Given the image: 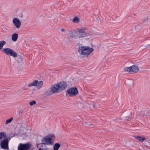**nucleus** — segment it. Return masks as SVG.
<instances>
[{"label": "nucleus", "mask_w": 150, "mask_h": 150, "mask_svg": "<svg viewBox=\"0 0 150 150\" xmlns=\"http://www.w3.org/2000/svg\"><path fill=\"white\" fill-rule=\"evenodd\" d=\"M55 137L53 134H49L45 137L41 139L42 143L38 144L37 143V146L38 147L40 145L46 144L47 145H52L53 143V140L55 139Z\"/></svg>", "instance_id": "nucleus-1"}, {"label": "nucleus", "mask_w": 150, "mask_h": 150, "mask_svg": "<svg viewBox=\"0 0 150 150\" xmlns=\"http://www.w3.org/2000/svg\"><path fill=\"white\" fill-rule=\"evenodd\" d=\"M93 51V49L88 46H80L79 47L78 52L80 54L84 56L89 55Z\"/></svg>", "instance_id": "nucleus-2"}, {"label": "nucleus", "mask_w": 150, "mask_h": 150, "mask_svg": "<svg viewBox=\"0 0 150 150\" xmlns=\"http://www.w3.org/2000/svg\"><path fill=\"white\" fill-rule=\"evenodd\" d=\"M2 51L4 53L8 55H10L13 57H16L18 56L17 53L10 48H3Z\"/></svg>", "instance_id": "nucleus-3"}, {"label": "nucleus", "mask_w": 150, "mask_h": 150, "mask_svg": "<svg viewBox=\"0 0 150 150\" xmlns=\"http://www.w3.org/2000/svg\"><path fill=\"white\" fill-rule=\"evenodd\" d=\"M31 147V144L28 143L23 144L20 143L18 146V150H28Z\"/></svg>", "instance_id": "nucleus-4"}, {"label": "nucleus", "mask_w": 150, "mask_h": 150, "mask_svg": "<svg viewBox=\"0 0 150 150\" xmlns=\"http://www.w3.org/2000/svg\"><path fill=\"white\" fill-rule=\"evenodd\" d=\"M67 92L69 96L73 97L76 96L78 94V90L76 88L72 87L69 89Z\"/></svg>", "instance_id": "nucleus-5"}, {"label": "nucleus", "mask_w": 150, "mask_h": 150, "mask_svg": "<svg viewBox=\"0 0 150 150\" xmlns=\"http://www.w3.org/2000/svg\"><path fill=\"white\" fill-rule=\"evenodd\" d=\"M10 139L8 138H5L0 143L1 147L2 149H8V144Z\"/></svg>", "instance_id": "nucleus-6"}, {"label": "nucleus", "mask_w": 150, "mask_h": 150, "mask_svg": "<svg viewBox=\"0 0 150 150\" xmlns=\"http://www.w3.org/2000/svg\"><path fill=\"white\" fill-rule=\"evenodd\" d=\"M57 84L60 92L65 90L67 86L66 82L64 81H61L57 83Z\"/></svg>", "instance_id": "nucleus-7"}, {"label": "nucleus", "mask_w": 150, "mask_h": 150, "mask_svg": "<svg viewBox=\"0 0 150 150\" xmlns=\"http://www.w3.org/2000/svg\"><path fill=\"white\" fill-rule=\"evenodd\" d=\"M87 35V33L84 29H79L78 30V33L77 35L79 38H81L85 37Z\"/></svg>", "instance_id": "nucleus-8"}, {"label": "nucleus", "mask_w": 150, "mask_h": 150, "mask_svg": "<svg viewBox=\"0 0 150 150\" xmlns=\"http://www.w3.org/2000/svg\"><path fill=\"white\" fill-rule=\"evenodd\" d=\"M57 85V83L52 86L51 90L52 93H57L60 92Z\"/></svg>", "instance_id": "nucleus-9"}, {"label": "nucleus", "mask_w": 150, "mask_h": 150, "mask_svg": "<svg viewBox=\"0 0 150 150\" xmlns=\"http://www.w3.org/2000/svg\"><path fill=\"white\" fill-rule=\"evenodd\" d=\"M141 115L146 118L150 117V110H143L141 112Z\"/></svg>", "instance_id": "nucleus-10"}, {"label": "nucleus", "mask_w": 150, "mask_h": 150, "mask_svg": "<svg viewBox=\"0 0 150 150\" xmlns=\"http://www.w3.org/2000/svg\"><path fill=\"white\" fill-rule=\"evenodd\" d=\"M14 25L17 28H19L21 25V23L20 21L17 18H14L12 21Z\"/></svg>", "instance_id": "nucleus-11"}, {"label": "nucleus", "mask_w": 150, "mask_h": 150, "mask_svg": "<svg viewBox=\"0 0 150 150\" xmlns=\"http://www.w3.org/2000/svg\"><path fill=\"white\" fill-rule=\"evenodd\" d=\"M132 72L134 73L137 72L139 70L138 67L135 65L132 66Z\"/></svg>", "instance_id": "nucleus-12"}, {"label": "nucleus", "mask_w": 150, "mask_h": 150, "mask_svg": "<svg viewBox=\"0 0 150 150\" xmlns=\"http://www.w3.org/2000/svg\"><path fill=\"white\" fill-rule=\"evenodd\" d=\"M135 138L141 142H143L146 139V138L144 137L141 136H136Z\"/></svg>", "instance_id": "nucleus-13"}, {"label": "nucleus", "mask_w": 150, "mask_h": 150, "mask_svg": "<svg viewBox=\"0 0 150 150\" xmlns=\"http://www.w3.org/2000/svg\"><path fill=\"white\" fill-rule=\"evenodd\" d=\"M11 37L13 41H16L18 38V35L17 33H14L12 35Z\"/></svg>", "instance_id": "nucleus-14"}, {"label": "nucleus", "mask_w": 150, "mask_h": 150, "mask_svg": "<svg viewBox=\"0 0 150 150\" xmlns=\"http://www.w3.org/2000/svg\"><path fill=\"white\" fill-rule=\"evenodd\" d=\"M38 82V80H35L33 82L31 83L28 85V86L29 87H31L32 86H36L37 83Z\"/></svg>", "instance_id": "nucleus-15"}, {"label": "nucleus", "mask_w": 150, "mask_h": 150, "mask_svg": "<svg viewBox=\"0 0 150 150\" xmlns=\"http://www.w3.org/2000/svg\"><path fill=\"white\" fill-rule=\"evenodd\" d=\"M6 135L5 132H2L0 133V141L4 138H6Z\"/></svg>", "instance_id": "nucleus-16"}, {"label": "nucleus", "mask_w": 150, "mask_h": 150, "mask_svg": "<svg viewBox=\"0 0 150 150\" xmlns=\"http://www.w3.org/2000/svg\"><path fill=\"white\" fill-rule=\"evenodd\" d=\"M125 72H132V66L130 67H125Z\"/></svg>", "instance_id": "nucleus-17"}, {"label": "nucleus", "mask_w": 150, "mask_h": 150, "mask_svg": "<svg viewBox=\"0 0 150 150\" xmlns=\"http://www.w3.org/2000/svg\"><path fill=\"white\" fill-rule=\"evenodd\" d=\"M43 84V81H40L38 82L37 84L36 87L38 89H40L42 86Z\"/></svg>", "instance_id": "nucleus-18"}, {"label": "nucleus", "mask_w": 150, "mask_h": 150, "mask_svg": "<svg viewBox=\"0 0 150 150\" xmlns=\"http://www.w3.org/2000/svg\"><path fill=\"white\" fill-rule=\"evenodd\" d=\"M60 145L58 143H55L54 144V148H53L54 150H58V149L60 147Z\"/></svg>", "instance_id": "nucleus-19"}, {"label": "nucleus", "mask_w": 150, "mask_h": 150, "mask_svg": "<svg viewBox=\"0 0 150 150\" xmlns=\"http://www.w3.org/2000/svg\"><path fill=\"white\" fill-rule=\"evenodd\" d=\"M74 34H76L77 35V34H78V32L75 30H72L71 31H69V35H74Z\"/></svg>", "instance_id": "nucleus-20"}, {"label": "nucleus", "mask_w": 150, "mask_h": 150, "mask_svg": "<svg viewBox=\"0 0 150 150\" xmlns=\"http://www.w3.org/2000/svg\"><path fill=\"white\" fill-rule=\"evenodd\" d=\"M6 44L5 41L3 40L0 41V50H1L4 46Z\"/></svg>", "instance_id": "nucleus-21"}, {"label": "nucleus", "mask_w": 150, "mask_h": 150, "mask_svg": "<svg viewBox=\"0 0 150 150\" xmlns=\"http://www.w3.org/2000/svg\"><path fill=\"white\" fill-rule=\"evenodd\" d=\"M79 17L77 16H76L74 18L73 20V22L74 23H77L79 21Z\"/></svg>", "instance_id": "nucleus-22"}, {"label": "nucleus", "mask_w": 150, "mask_h": 150, "mask_svg": "<svg viewBox=\"0 0 150 150\" xmlns=\"http://www.w3.org/2000/svg\"><path fill=\"white\" fill-rule=\"evenodd\" d=\"M13 120V117H11L10 119L7 120L6 122V124H7L8 123H10Z\"/></svg>", "instance_id": "nucleus-23"}, {"label": "nucleus", "mask_w": 150, "mask_h": 150, "mask_svg": "<svg viewBox=\"0 0 150 150\" xmlns=\"http://www.w3.org/2000/svg\"><path fill=\"white\" fill-rule=\"evenodd\" d=\"M149 19V18L148 16H147V17H145L144 18V19L142 20V22L143 23H145Z\"/></svg>", "instance_id": "nucleus-24"}, {"label": "nucleus", "mask_w": 150, "mask_h": 150, "mask_svg": "<svg viewBox=\"0 0 150 150\" xmlns=\"http://www.w3.org/2000/svg\"><path fill=\"white\" fill-rule=\"evenodd\" d=\"M36 103V102L35 100H33L31 101H30L29 103V104L31 105H33L34 104H35Z\"/></svg>", "instance_id": "nucleus-25"}, {"label": "nucleus", "mask_w": 150, "mask_h": 150, "mask_svg": "<svg viewBox=\"0 0 150 150\" xmlns=\"http://www.w3.org/2000/svg\"><path fill=\"white\" fill-rule=\"evenodd\" d=\"M69 38L70 39L72 38H77V36L74 35H69Z\"/></svg>", "instance_id": "nucleus-26"}, {"label": "nucleus", "mask_w": 150, "mask_h": 150, "mask_svg": "<svg viewBox=\"0 0 150 150\" xmlns=\"http://www.w3.org/2000/svg\"><path fill=\"white\" fill-rule=\"evenodd\" d=\"M141 29V27L139 25L137 26L135 28V30L137 31H139Z\"/></svg>", "instance_id": "nucleus-27"}, {"label": "nucleus", "mask_w": 150, "mask_h": 150, "mask_svg": "<svg viewBox=\"0 0 150 150\" xmlns=\"http://www.w3.org/2000/svg\"><path fill=\"white\" fill-rule=\"evenodd\" d=\"M17 57H18V59H19L18 60V61H19V62H21L22 61V58L20 56H18Z\"/></svg>", "instance_id": "nucleus-28"}, {"label": "nucleus", "mask_w": 150, "mask_h": 150, "mask_svg": "<svg viewBox=\"0 0 150 150\" xmlns=\"http://www.w3.org/2000/svg\"><path fill=\"white\" fill-rule=\"evenodd\" d=\"M131 119V117L129 116H128L125 117V120H127L129 121Z\"/></svg>", "instance_id": "nucleus-29"}, {"label": "nucleus", "mask_w": 150, "mask_h": 150, "mask_svg": "<svg viewBox=\"0 0 150 150\" xmlns=\"http://www.w3.org/2000/svg\"><path fill=\"white\" fill-rule=\"evenodd\" d=\"M61 30L62 32H63L65 31V29H62Z\"/></svg>", "instance_id": "nucleus-30"}, {"label": "nucleus", "mask_w": 150, "mask_h": 150, "mask_svg": "<svg viewBox=\"0 0 150 150\" xmlns=\"http://www.w3.org/2000/svg\"><path fill=\"white\" fill-rule=\"evenodd\" d=\"M38 150H43V149H42L41 148H40Z\"/></svg>", "instance_id": "nucleus-31"}, {"label": "nucleus", "mask_w": 150, "mask_h": 150, "mask_svg": "<svg viewBox=\"0 0 150 150\" xmlns=\"http://www.w3.org/2000/svg\"><path fill=\"white\" fill-rule=\"evenodd\" d=\"M95 106H96V105H94V104L93 105V106L94 108H95Z\"/></svg>", "instance_id": "nucleus-32"}, {"label": "nucleus", "mask_w": 150, "mask_h": 150, "mask_svg": "<svg viewBox=\"0 0 150 150\" xmlns=\"http://www.w3.org/2000/svg\"><path fill=\"white\" fill-rule=\"evenodd\" d=\"M90 125V126H91V125H92V124H89L88 125Z\"/></svg>", "instance_id": "nucleus-33"}, {"label": "nucleus", "mask_w": 150, "mask_h": 150, "mask_svg": "<svg viewBox=\"0 0 150 150\" xmlns=\"http://www.w3.org/2000/svg\"><path fill=\"white\" fill-rule=\"evenodd\" d=\"M51 94H47L48 95H51Z\"/></svg>", "instance_id": "nucleus-34"}, {"label": "nucleus", "mask_w": 150, "mask_h": 150, "mask_svg": "<svg viewBox=\"0 0 150 150\" xmlns=\"http://www.w3.org/2000/svg\"><path fill=\"white\" fill-rule=\"evenodd\" d=\"M22 17H23V15H21V18H22Z\"/></svg>", "instance_id": "nucleus-35"}, {"label": "nucleus", "mask_w": 150, "mask_h": 150, "mask_svg": "<svg viewBox=\"0 0 150 150\" xmlns=\"http://www.w3.org/2000/svg\"><path fill=\"white\" fill-rule=\"evenodd\" d=\"M148 45L150 46V44L149 45Z\"/></svg>", "instance_id": "nucleus-36"}]
</instances>
